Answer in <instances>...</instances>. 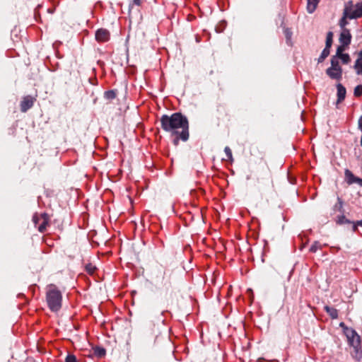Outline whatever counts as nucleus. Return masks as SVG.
I'll list each match as a JSON object with an SVG mask.
<instances>
[{
  "label": "nucleus",
  "mask_w": 362,
  "mask_h": 362,
  "mask_svg": "<svg viewBox=\"0 0 362 362\" xmlns=\"http://www.w3.org/2000/svg\"><path fill=\"white\" fill-rule=\"evenodd\" d=\"M162 129L169 133L173 139V144L177 146L179 141H186L189 139V123L181 113L163 115L160 119Z\"/></svg>",
  "instance_id": "nucleus-1"
},
{
  "label": "nucleus",
  "mask_w": 362,
  "mask_h": 362,
  "mask_svg": "<svg viewBox=\"0 0 362 362\" xmlns=\"http://www.w3.org/2000/svg\"><path fill=\"white\" fill-rule=\"evenodd\" d=\"M46 299L48 307L52 311L57 312L61 308L62 296L55 286L49 285L47 287Z\"/></svg>",
  "instance_id": "nucleus-2"
},
{
  "label": "nucleus",
  "mask_w": 362,
  "mask_h": 362,
  "mask_svg": "<svg viewBox=\"0 0 362 362\" xmlns=\"http://www.w3.org/2000/svg\"><path fill=\"white\" fill-rule=\"evenodd\" d=\"M344 12H345V17H348L349 19L360 18L362 16V1L355 5L352 1L348 2Z\"/></svg>",
  "instance_id": "nucleus-3"
},
{
  "label": "nucleus",
  "mask_w": 362,
  "mask_h": 362,
  "mask_svg": "<svg viewBox=\"0 0 362 362\" xmlns=\"http://www.w3.org/2000/svg\"><path fill=\"white\" fill-rule=\"evenodd\" d=\"M346 337L351 346L354 347L356 352L358 353L361 349V339L358 334L353 329H347Z\"/></svg>",
  "instance_id": "nucleus-4"
},
{
  "label": "nucleus",
  "mask_w": 362,
  "mask_h": 362,
  "mask_svg": "<svg viewBox=\"0 0 362 362\" xmlns=\"http://www.w3.org/2000/svg\"><path fill=\"white\" fill-rule=\"evenodd\" d=\"M33 221L35 226L38 228L39 231L43 232L47 226L48 217L45 214L35 215L33 217Z\"/></svg>",
  "instance_id": "nucleus-5"
},
{
  "label": "nucleus",
  "mask_w": 362,
  "mask_h": 362,
  "mask_svg": "<svg viewBox=\"0 0 362 362\" xmlns=\"http://www.w3.org/2000/svg\"><path fill=\"white\" fill-rule=\"evenodd\" d=\"M34 103V98L30 95L25 96L23 98L21 103V110L23 112H26L28 109L31 108Z\"/></svg>",
  "instance_id": "nucleus-6"
},
{
  "label": "nucleus",
  "mask_w": 362,
  "mask_h": 362,
  "mask_svg": "<svg viewBox=\"0 0 362 362\" xmlns=\"http://www.w3.org/2000/svg\"><path fill=\"white\" fill-rule=\"evenodd\" d=\"M351 35L348 29L341 30L339 41L344 45L348 46L351 43Z\"/></svg>",
  "instance_id": "nucleus-7"
},
{
  "label": "nucleus",
  "mask_w": 362,
  "mask_h": 362,
  "mask_svg": "<svg viewBox=\"0 0 362 362\" xmlns=\"http://www.w3.org/2000/svg\"><path fill=\"white\" fill-rule=\"evenodd\" d=\"M110 33L105 29H99L95 33V39L98 42H106L109 40Z\"/></svg>",
  "instance_id": "nucleus-8"
},
{
  "label": "nucleus",
  "mask_w": 362,
  "mask_h": 362,
  "mask_svg": "<svg viewBox=\"0 0 362 362\" xmlns=\"http://www.w3.org/2000/svg\"><path fill=\"white\" fill-rule=\"evenodd\" d=\"M327 74L332 78L339 79L341 77V68L329 67L326 71Z\"/></svg>",
  "instance_id": "nucleus-9"
},
{
  "label": "nucleus",
  "mask_w": 362,
  "mask_h": 362,
  "mask_svg": "<svg viewBox=\"0 0 362 362\" xmlns=\"http://www.w3.org/2000/svg\"><path fill=\"white\" fill-rule=\"evenodd\" d=\"M320 1V0H307V10L308 13H312L315 11Z\"/></svg>",
  "instance_id": "nucleus-10"
},
{
  "label": "nucleus",
  "mask_w": 362,
  "mask_h": 362,
  "mask_svg": "<svg viewBox=\"0 0 362 362\" xmlns=\"http://www.w3.org/2000/svg\"><path fill=\"white\" fill-rule=\"evenodd\" d=\"M354 69L358 75H362V51L360 52L358 58L356 59Z\"/></svg>",
  "instance_id": "nucleus-11"
},
{
  "label": "nucleus",
  "mask_w": 362,
  "mask_h": 362,
  "mask_svg": "<svg viewBox=\"0 0 362 362\" xmlns=\"http://www.w3.org/2000/svg\"><path fill=\"white\" fill-rule=\"evenodd\" d=\"M338 101L340 102L344 99L346 95V89L341 84L337 85Z\"/></svg>",
  "instance_id": "nucleus-12"
},
{
  "label": "nucleus",
  "mask_w": 362,
  "mask_h": 362,
  "mask_svg": "<svg viewBox=\"0 0 362 362\" xmlns=\"http://www.w3.org/2000/svg\"><path fill=\"white\" fill-rule=\"evenodd\" d=\"M325 310L332 319H337L338 317V311L334 308L326 305L325 306Z\"/></svg>",
  "instance_id": "nucleus-13"
},
{
  "label": "nucleus",
  "mask_w": 362,
  "mask_h": 362,
  "mask_svg": "<svg viewBox=\"0 0 362 362\" xmlns=\"http://www.w3.org/2000/svg\"><path fill=\"white\" fill-rule=\"evenodd\" d=\"M345 176H346L347 182L349 184L354 183L355 182V180L357 178V177H355L353 175V173L350 170H346L345 171Z\"/></svg>",
  "instance_id": "nucleus-14"
},
{
  "label": "nucleus",
  "mask_w": 362,
  "mask_h": 362,
  "mask_svg": "<svg viewBox=\"0 0 362 362\" xmlns=\"http://www.w3.org/2000/svg\"><path fill=\"white\" fill-rule=\"evenodd\" d=\"M333 40V33L332 32H329L327 35V39H326V48L330 49Z\"/></svg>",
  "instance_id": "nucleus-15"
},
{
  "label": "nucleus",
  "mask_w": 362,
  "mask_h": 362,
  "mask_svg": "<svg viewBox=\"0 0 362 362\" xmlns=\"http://www.w3.org/2000/svg\"><path fill=\"white\" fill-rule=\"evenodd\" d=\"M329 54V48H325L321 54V55L320 56V57L318 58V62L320 63V62H322L325 59L328 57V55Z\"/></svg>",
  "instance_id": "nucleus-16"
},
{
  "label": "nucleus",
  "mask_w": 362,
  "mask_h": 362,
  "mask_svg": "<svg viewBox=\"0 0 362 362\" xmlns=\"http://www.w3.org/2000/svg\"><path fill=\"white\" fill-rule=\"evenodd\" d=\"M166 271L162 267H159L156 270V277L157 278H162L163 280L165 279Z\"/></svg>",
  "instance_id": "nucleus-17"
},
{
  "label": "nucleus",
  "mask_w": 362,
  "mask_h": 362,
  "mask_svg": "<svg viewBox=\"0 0 362 362\" xmlns=\"http://www.w3.org/2000/svg\"><path fill=\"white\" fill-rule=\"evenodd\" d=\"M347 18H349L348 17H345V12H344L343 17H342V18L339 21V25H340V27L341 28V30H344V29H346L345 28V26L348 23L347 20H346Z\"/></svg>",
  "instance_id": "nucleus-18"
},
{
  "label": "nucleus",
  "mask_w": 362,
  "mask_h": 362,
  "mask_svg": "<svg viewBox=\"0 0 362 362\" xmlns=\"http://www.w3.org/2000/svg\"><path fill=\"white\" fill-rule=\"evenodd\" d=\"M96 269V267L92 264H88L86 265V270L90 274H93Z\"/></svg>",
  "instance_id": "nucleus-19"
},
{
  "label": "nucleus",
  "mask_w": 362,
  "mask_h": 362,
  "mask_svg": "<svg viewBox=\"0 0 362 362\" xmlns=\"http://www.w3.org/2000/svg\"><path fill=\"white\" fill-rule=\"evenodd\" d=\"M338 57L334 56L332 58V60H331V67H334V68H341L339 64V61H338Z\"/></svg>",
  "instance_id": "nucleus-20"
},
{
  "label": "nucleus",
  "mask_w": 362,
  "mask_h": 362,
  "mask_svg": "<svg viewBox=\"0 0 362 362\" xmlns=\"http://www.w3.org/2000/svg\"><path fill=\"white\" fill-rule=\"evenodd\" d=\"M337 57L341 59L344 64H347L350 62V57L348 54H342Z\"/></svg>",
  "instance_id": "nucleus-21"
},
{
  "label": "nucleus",
  "mask_w": 362,
  "mask_h": 362,
  "mask_svg": "<svg viewBox=\"0 0 362 362\" xmlns=\"http://www.w3.org/2000/svg\"><path fill=\"white\" fill-rule=\"evenodd\" d=\"M354 95L356 96H360L362 95V86L358 85L354 89Z\"/></svg>",
  "instance_id": "nucleus-22"
},
{
  "label": "nucleus",
  "mask_w": 362,
  "mask_h": 362,
  "mask_svg": "<svg viewBox=\"0 0 362 362\" xmlns=\"http://www.w3.org/2000/svg\"><path fill=\"white\" fill-rule=\"evenodd\" d=\"M345 46H346V45H344L342 44L341 45H340V46H339V47H338L337 50V55H336V57H338V56H339V55H341V54H344V53H343V52H344V49H345Z\"/></svg>",
  "instance_id": "nucleus-23"
},
{
  "label": "nucleus",
  "mask_w": 362,
  "mask_h": 362,
  "mask_svg": "<svg viewBox=\"0 0 362 362\" xmlns=\"http://www.w3.org/2000/svg\"><path fill=\"white\" fill-rule=\"evenodd\" d=\"M66 362H77V360L74 355L69 354L66 358Z\"/></svg>",
  "instance_id": "nucleus-24"
},
{
  "label": "nucleus",
  "mask_w": 362,
  "mask_h": 362,
  "mask_svg": "<svg viewBox=\"0 0 362 362\" xmlns=\"http://www.w3.org/2000/svg\"><path fill=\"white\" fill-rule=\"evenodd\" d=\"M224 151L227 156L228 159L231 160L232 159V151L230 148L228 146H226L224 149Z\"/></svg>",
  "instance_id": "nucleus-25"
},
{
  "label": "nucleus",
  "mask_w": 362,
  "mask_h": 362,
  "mask_svg": "<svg viewBox=\"0 0 362 362\" xmlns=\"http://www.w3.org/2000/svg\"><path fill=\"white\" fill-rule=\"evenodd\" d=\"M106 95L108 98H113L115 96V93L113 91H108L106 93Z\"/></svg>",
  "instance_id": "nucleus-26"
},
{
  "label": "nucleus",
  "mask_w": 362,
  "mask_h": 362,
  "mask_svg": "<svg viewBox=\"0 0 362 362\" xmlns=\"http://www.w3.org/2000/svg\"><path fill=\"white\" fill-rule=\"evenodd\" d=\"M354 183H357L358 185H360L361 187H362V179L359 178V177H357L356 180H355V182Z\"/></svg>",
  "instance_id": "nucleus-27"
},
{
  "label": "nucleus",
  "mask_w": 362,
  "mask_h": 362,
  "mask_svg": "<svg viewBox=\"0 0 362 362\" xmlns=\"http://www.w3.org/2000/svg\"><path fill=\"white\" fill-rule=\"evenodd\" d=\"M358 127L362 130V116L360 117L358 120Z\"/></svg>",
  "instance_id": "nucleus-28"
},
{
  "label": "nucleus",
  "mask_w": 362,
  "mask_h": 362,
  "mask_svg": "<svg viewBox=\"0 0 362 362\" xmlns=\"http://www.w3.org/2000/svg\"><path fill=\"white\" fill-rule=\"evenodd\" d=\"M317 250V247L315 246V245H313L311 247H310V251L313 252H315Z\"/></svg>",
  "instance_id": "nucleus-29"
},
{
  "label": "nucleus",
  "mask_w": 362,
  "mask_h": 362,
  "mask_svg": "<svg viewBox=\"0 0 362 362\" xmlns=\"http://www.w3.org/2000/svg\"><path fill=\"white\" fill-rule=\"evenodd\" d=\"M134 4L139 6L141 4V0H134Z\"/></svg>",
  "instance_id": "nucleus-30"
},
{
  "label": "nucleus",
  "mask_w": 362,
  "mask_h": 362,
  "mask_svg": "<svg viewBox=\"0 0 362 362\" xmlns=\"http://www.w3.org/2000/svg\"><path fill=\"white\" fill-rule=\"evenodd\" d=\"M358 224L362 226V221H358Z\"/></svg>",
  "instance_id": "nucleus-31"
},
{
  "label": "nucleus",
  "mask_w": 362,
  "mask_h": 362,
  "mask_svg": "<svg viewBox=\"0 0 362 362\" xmlns=\"http://www.w3.org/2000/svg\"><path fill=\"white\" fill-rule=\"evenodd\" d=\"M357 229V227L356 226H354V230H356Z\"/></svg>",
  "instance_id": "nucleus-32"
},
{
  "label": "nucleus",
  "mask_w": 362,
  "mask_h": 362,
  "mask_svg": "<svg viewBox=\"0 0 362 362\" xmlns=\"http://www.w3.org/2000/svg\"><path fill=\"white\" fill-rule=\"evenodd\" d=\"M361 146H362V136H361Z\"/></svg>",
  "instance_id": "nucleus-33"
}]
</instances>
